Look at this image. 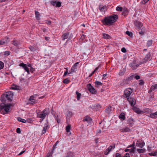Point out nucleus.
<instances>
[{"label":"nucleus","instance_id":"nucleus-48","mask_svg":"<svg viewBox=\"0 0 157 157\" xmlns=\"http://www.w3.org/2000/svg\"><path fill=\"white\" fill-rule=\"evenodd\" d=\"M100 67V66L99 65L98 67H96L95 69L92 72L94 74L97 71L99 67Z\"/></svg>","mask_w":157,"mask_h":157},{"label":"nucleus","instance_id":"nucleus-27","mask_svg":"<svg viewBox=\"0 0 157 157\" xmlns=\"http://www.w3.org/2000/svg\"><path fill=\"white\" fill-rule=\"evenodd\" d=\"M102 83L99 81H96L95 82V87H98L100 86H101Z\"/></svg>","mask_w":157,"mask_h":157},{"label":"nucleus","instance_id":"nucleus-32","mask_svg":"<svg viewBox=\"0 0 157 157\" xmlns=\"http://www.w3.org/2000/svg\"><path fill=\"white\" fill-rule=\"evenodd\" d=\"M17 119L18 121H19L21 122L24 123L26 122V121L25 120L22 119L20 117H18Z\"/></svg>","mask_w":157,"mask_h":157},{"label":"nucleus","instance_id":"nucleus-6","mask_svg":"<svg viewBox=\"0 0 157 157\" xmlns=\"http://www.w3.org/2000/svg\"><path fill=\"white\" fill-rule=\"evenodd\" d=\"M134 75H132L126 79H123L120 84V86H123L125 84H129L130 81L134 78Z\"/></svg>","mask_w":157,"mask_h":157},{"label":"nucleus","instance_id":"nucleus-31","mask_svg":"<svg viewBox=\"0 0 157 157\" xmlns=\"http://www.w3.org/2000/svg\"><path fill=\"white\" fill-rule=\"evenodd\" d=\"M7 43L6 40H0V45H3L7 44Z\"/></svg>","mask_w":157,"mask_h":157},{"label":"nucleus","instance_id":"nucleus-22","mask_svg":"<svg viewBox=\"0 0 157 157\" xmlns=\"http://www.w3.org/2000/svg\"><path fill=\"white\" fill-rule=\"evenodd\" d=\"M119 118L122 121H123L125 120V115L124 113H121L119 116Z\"/></svg>","mask_w":157,"mask_h":157},{"label":"nucleus","instance_id":"nucleus-28","mask_svg":"<svg viewBox=\"0 0 157 157\" xmlns=\"http://www.w3.org/2000/svg\"><path fill=\"white\" fill-rule=\"evenodd\" d=\"M49 128V126L48 125H47L46 126H45L43 127V129L42 131V134H43L45 133L46 132L47 129Z\"/></svg>","mask_w":157,"mask_h":157},{"label":"nucleus","instance_id":"nucleus-17","mask_svg":"<svg viewBox=\"0 0 157 157\" xmlns=\"http://www.w3.org/2000/svg\"><path fill=\"white\" fill-rule=\"evenodd\" d=\"M112 110V107L111 106H108L105 109V112L108 114H109Z\"/></svg>","mask_w":157,"mask_h":157},{"label":"nucleus","instance_id":"nucleus-59","mask_svg":"<svg viewBox=\"0 0 157 157\" xmlns=\"http://www.w3.org/2000/svg\"><path fill=\"white\" fill-rule=\"evenodd\" d=\"M107 76V74H104L103 75L102 79H105L106 78L105 77Z\"/></svg>","mask_w":157,"mask_h":157},{"label":"nucleus","instance_id":"nucleus-58","mask_svg":"<svg viewBox=\"0 0 157 157\" xmlns=\"http://www.w3.org/2000/svg\"><path fill=\"white\" fill-rule=\"evenodd\" d=\"M135 149V148L134 147H133V148H132L131 149L130 152H131L132 153H134Z\"/></svg>","mask_w":157,"mask_h":157},{"label":"nucleus","instance_id":"nucleus-25","mask_svg":"<svg viewBox=\"0 0 157 157\" xmlns=\"http://www.w3.org/2000/svg\"><path fill=\"white\" fill-rule=\"evenodd\" d=\"M150 117L152 118H157V111L154 113H151L150 114Z\"/></svg>","mask_w":157,"mask_h":157},{"label":"nucleus","instance_id":"nucleus-46","mask_svg":"<svg viewBox=\"0 0 157 157\" xmlns=\"http://www.w3.org/2000/svg\"><path fill=\"white\" fill-rule=\"evenodd\" d=\"M29 48L32 52H34L35 50V48L31 46H30L29 47Z\"/></svg>","mask_w":157,"mask_h":157},{"label":"nucleus","instance_id":"nucleus-47","mask_svg":"<svg viewBox=\"0 0 157 157\" xmlns=\"http://www.w3.org/2000/svg\"><path fill=\"white\" fill-rule=\"evenodd\" d=\"M57 1H52L51 2V3L53 6H54L55 5H56Z\"/></svg>","mask_w":157,"mask_h":157},{"label":"nucleus","instance_id":"nucleus-45","mask_svg":"<svg viewBox=\"0 0 157 157\" xmlns=\"http://www.w3.org/2000/svg\"><path fill=\"white\" fill-rule=\"evenodd\" d=\"M69 82L70 80L68 78H66L63 81V82L66 84L69 83Z\"/></svg>","mask_w":157,"mask_h":157},{"label":"nucleus","instance_id":"nucleus-43","mask_svg":"<svg viewBox=\"0 0 157 157\" xmlns=\"http://www.w3.org/2000/svg\"><path fill=\"white\" fill-rule=\"evenodd\" d=\"M61 6V3L60 2H57L56 3V6L58 7H59Z\"/></svg>","mask_w":157,"mask_h":157},{"label":"nucleus","instance_id":"nucleus-57","mask_svg":"<svg viewBox=\"0 0 157 157\" xmlns=\"http://www.w3.org/2000/svg\"><path fill=\"white\" fill-rule=\"evenodd\" d=\"M130 157V155H129V154H128V153H126L125 154V155L124 156H123V157Z\"/></svg>","mask_w":157,"mask_h":157},{"label":"nucleus","instance_id":"nucleus-16","mask_svg":"<svg viewBox=\"0 0 157 157\" xmlns=\"http://www.w3.org/2000/svg\"><path fill=\"white\" fill-rule=\"evenodd\" d=\"M83 121H86L88 123H90L91 122L92 119L90 117L88 116H86L83 120Z\"/></svg>","mask_w":157,"mask_h":157},{"label":"nucleus","instance_id":"nucleus-11","mask_svg":"<svg viewBox=\"0 0 157 157\" xmlns=\"http://www.w3.org/2000/svg\"><path fill=\"white\" fill-rule=\"evenodd\" d=\"M19 66L21 67H22L27 72L28 74H29L30 71L29 68L28 67L26 66V64H25L23 63H21L19 65Z\"/></svg>","mask_w":157,"mask_h":157},{"label":"nucleus","instance_id":"nucleus-14","mask_svg":"<svg viewBox=\"0 0 157 157\" xmlns=\"http://www.w3.org/2000/svg\"><path fill=\"white\" fill-rule=\"evenodd\" d=\"M11 44L14 46L17 47L20 45V42L15 39H14L13 40L11 41Z\"/></svg>","mask_w":157,"mask_h":157},{"label":"nucleus","instance_id":"nucleus-52","mask_svg":"<svg viewBox=\"0 0 157 157\" xmlns=\"http://www.w3.org/2000/svg\"><path fill=\"white\" fill-rule=\"evenodd\" d=\"M134 78H135L136 79H139L140 78V76L138 75L135 76L134 77Z\"/></svg>","mask_w":157,"mask_h":157},{"label":"nucleus","instance_id":"nucleus-30","mask_svg":"<svg viewBox=\"0 0 157 157\" xmlns=\"http://www.w3.org/2000/svg\"><path fill=\"white\" fill-rule=\"evenodd\" d=\"M133 122V120L132 118H129L128 120V123L130 124L131 126H132Z\"/></svg>","mask_w":157,"mask_h":157},{"label":"nucleus","instance_id":"nucleus-29","mask_svg":"<svg viewBox=\"0 0 157 157\" xmlns=\"http://www.w3.org/2000/svg\"><path fill=\"white\" fill-rule=\"evenodd\" d=\"M137 151L139 153H143L146 151V149L144 148L142 149H137Z\"/></svg>","mask_w":157,"mask_h":157},{"label":"nucleus","instance_id":"nucleus-36","mask_svg":"<svg viewBox=\"0 0 157 157\" xmlns=\"http://www.w3.org/2000/svg\"><path fill=\"white\" fill-rule=\"evenodd\" d=\"M148 154L150 155L155 156L157 155V151H156L154 152L149 153Z\"/></svg>","mask_w":157,"mask_h":157},{"label":"nucleus","instance_id":"nucleus-21","mask_svg":"<svg viewBox=\"0 0 157 157\" xmlns=\"http://www.w3.org/2000/svg\"><path fill=\"white\" fill-rule=\"evenodd\" d=\"M69 35V33H66L63 34L62 36V40H64L65 39H67Z\"/></svg>","mask_w":157,"mask_h":157},{"label":"nucleus","instance_id":"nucleus-8","mask_svg":"<svg viewBox=\"0 0 157 157\" xmlns=\"http://www.w3.org/2000/svg\"><path fill=\"white\" fill-rule=\"evenodd\" d=\"M87 88L89 90L92 94H96L97 93L94 87L91 86L90 84L87 85Z\"/></svg>","mask_w":157,"mask_h":157},{"label":"nucleus","instance_id":"nucleus-42","mask_svg":"<svg viewBox=\"0 0 157 157\" xmlns=\"http://www.w3.org/2000/svg\"><path fill=\"white\" fill-rule=\"evenodd\" d=\"M126 33L130 37H132V32H129L128 31H127L126 32Z\"/></svg>","mask_w":157,"mask_h":157},{"label":"nucleus","instance_id":"nucleus-26","mask_svg":"<svg viewBox=\"0 0 157 157\" xmlns=\"http://www.w3.org/2000/svg\"><path fill=\"white\" fill-rule=\"evenodd\" d=\"M126 69L123 68L122 70H121L119 72V75L120 76H122L124 75L125 72L126 71Z\"/></svg>","mask_w":157,"mask_h":157},{"label":"nucleus","instance_id":"nucleus-4","mask_svg":"<svg viewBox=\"0 0 157 157\" xmlns=\"http://www.w3.org/2000/svg\"><path fill=\"white\" fill-rule=\"evenodd\" d=\"M12 104H7L5 103L0 105V112L3 114L7 113L9 112L10 108Z\"/></svg>","mask_w":157,"mask_h":157},{"label":"nucleus","instance_id":"nucleus-13","mask_svg":"<svg viewBox=\"0 0 157 157\" xmlns=\"http://www.w3.org/2000/svg\"><path fill=\"white\" fill-rule=\"evenodd\" d=\"M134 24L135 26L138 29H141L142 27V24L141 22L136 21L134 22Z\"/></svg>","mask_w":157,"mask_h":157},{"label":"nucleus","instance_id":"nucleus-61","mask_svg":"<svg viewBox=\"0 0 157 157\" xmlns=\"http://www.w3.org/2000/svg\"><path fill=\"white\" fill-rule=\"evenodd\" d=\"M45 39L47 41H48L49 40V38L48 37L46 36L45 37Z\"/></svg>","mask_w":157,"mask_h":157},{"label":"nucleus","instance_id":"nucleus-38","mask_svg":"<svg viewBox=\"0 0 157 157\" xmlns=\"http://www.w3.org/2000/svg\"><path fill=\"white\" fill-rule=\"evenodd\" d=\"M34 96H32L30 97L29 99L30 101H31L33 103L35 101V100L34 99Z\"/></svg>","mask_w":157,"mask_h":157},{"label":"nucleus","instance_id":"nucleus-51","mask_svg":"<svg viewBox=\"0 0 157 157\" xmlns=\"http://www.w3.org/2000/svg\"><path fill=\"white\" fill-rule=\"evenodd\" d=\"M16 132L18 133H20L21 132L20 129L19 128H17L16 129Z\"/></svg>","mask_w":157,"mask_h":157},{"label":"nucleus","instance_id":"nucleus-55","mask_svg":"<svg viewBox=\"0 0 157 157\" xmlns=\"http://www.w3.org/2000/svg\"><path fill=\"white\" fill-rule=\"evenodd\" d=\"M96 107L98 109H99L101 108V106L99 104H97L96 105Z\"/></svg>","mask_w":157,"mask_h":157},{"label":"nucleus","instance_id":"nucleus-35","mask_svg":"<svg viewBox=\"0 0 157 157\" xmlns=\"http://www.w3.org/2000/svg\"><path fill=\"white\" fill-rule=\"evenodd\" d=\"M157 88V84H155L153 85H152L151 87V88H150L152 90H155V89H156Z\"/></svg>","mask_w":157,"mask_h":157},{"label":"nucleus","instance_id":"nucleus-12","mask_svg":"<svg viewBox=\"0 0 157 157\" xmlns=\"http://www.w3.org/2000/svg\"><path fill=\"white\" fill-rule=\"evenodd\" d=\"M78 63V62H77L72 66L71 69V71L68 73V74H71L75 71V70L76 69V67Z\"/></svg>","mask_w":157,"mask_h":157},{"label":"nucleus","instance_id":"nucleus-23","mask_svg":"<svg viewBox=\"0 0 157 157\" xmlns=\"http://www.w3.org/2000/svg\"><path fill=\"white\" fill-rule=\"evenodd\" d=\"M102 35L104 39H109L111 38V36L108 34L103 33Z\"/></svg>","mask_w":157,"mask_h":157},{"label":"nucleus","instance_id":"nucleus-19","mask_svg":"<svg viewBox=\"0 0 157 157\" xmlns=\"http://www.w3.org/2000/svg\"><path fill=\"white\" fill-rule=\"evenodd\" d=\"M35 17L36 19L37 20H39L40 19V14L39 12H38L37 11L35 10Z\"/></svg>","mask_w":157,"mask_h":157},{"label":"nucleus","instance_id":"nucleus-40","mask_svg":"<svg viewBox=\"0 0 157 157\" xmlns=\"http://www.w3.org/2000/svg\"><path fill=\"white\" fill-rule=\"evenodd\" d=\"M4 66V63L1 61H0V70L2 69L3 68Z\"/></svg>","mask_w":157,"mask_h":157},{"label":"nucleus","instance_id":"nucleus-60","mask_svg":"<svg viewBox=\"0 0 157 157\" xmlns=\"http://www.w3.org/2000/svg\"><path fill=\"white\" fill-rule=\"evenodd\" d=\"M48 24L50 25L51 24V22L50 21H46V22Z\"/></svg>","mask_w":157,"mask_h":157},{"label":"nucleus","instance_id":"nucleus-50","mask_svg":"<svg viewBox=\"0 0 157 157\" xmlns=\"http://www.w3.org/2000/svg\"><path fill=\"white\" fill-rule=\"evenodd\" d=\"M121 51L122 52L124 53H125L126 52V49L125 48H122L121 49Z\"/></svg>","mask_w":157,"mask_h":157},{"label":"nucleus","instance_id":"nucleus-63","mask_svg":"<svg viewBox=\"0 0 157 157\" xmlns=\"http://www.w3.org/2000/svg\"><path fill=\"white\" fill-rule=\"evenodd\" d=\"M25 151H23L21 152L18 155H20L23 154L25 152Z\"/></svg>","mask_w":157,"mask_h":157},{"label":"nucleus","instance_id":"nucleus-62","mask_svg":"<svg viewBox=\"0 0 157 157\" xmlns=\"http://www.w3.org/2000/svg\"><path fill=\"white\" fill-rule=\"evenodd\" d=\"M56 120L57 121V122L58 123H60L61 121L60 119H58V118Z\"/></svg>","mask_w":157,"mask_h":157},{"label":"nucleus","instance_id":"nucleus-41","mask_svg":"<svg viewBox=\"0 0 157 157\" xmlns=\"http://www.w3.org/2000/svg\"><path fill=\"white\" fill-rule=\"evenodd\" d=\"M116 10L118 11H121L122 10V8L121 7L118 6L116 8Z\"/></svg>","mask_w":157,"mask_h":157},{"label":"nucleus","instance_id":"nucleus-64","mask_svg":"<svg viewBox=\"0 0 157 157\" xmlns=\"http://www.w3.org/2000/svg\"><path fill=\"white\" fill-rule=\"evenodd\" d=\"M147 150L149 151H150L151 150V147H149V146H148V149Z\"/></svg>","mask_w":157,"mask_h":157},{"label":"nucleus","instance_id":"nucleus-2","mask_svg":"<svg viewBox=\"0 0 157 157\" xmlns=\"http://www.w3.org/2000/svg\"><path fill=\"white\" fill-rule=\"evenodd\" d=\"M118 17L117 15L113 14L109 17H106L101 21L104 25H110L117 21Z\"/></svg>","mask_w":157,"mask_h":157},{"label":"nucleus","instance_id":"nucleus-9","mask_svg":"<svg viewBox=\"0 0 157 157\" xmlns=\"http://www.w3.org/2000/svg\"><path fill=\"white\" fill-rule=\"evenodd\" d=\"M115 147V145L110 146L107 148L105 151H104V154L105 155H107L109 152Z\"/></svg>","mask_w":157,"mask_h":157},{"label":"nucleus","instance_id":"nucleus-24","mask_svg":"<svg viewBox=\"0 0 157 157\" xmlns=\"http://www.w3.org/2000/svg\"><path fill=\"white\" fill-rule=\"evenodd\" d=\"M122 132H128L130 131V129L128 127H126L124 128L121 130Z\"/></svg>","mask_w":157,"mask_h":157},{"label":"nucleus","instance_id":"nucleus-54","mask_svg":"<svg viewBox=\"0 0 157 157\" xmlns=\"http://www.w3.org/2000/svg\"><path fill=\"white\" fill-rule=\"evenodd\" d=\"M68 73V70L67 69L66 71L64 72L63 75V77H64Z\"/></svg>","mask_w":157,"mask_h":157},{"label":"nucleus","instance_id":"nucleus-39","mask_svg":"<svg viewBox=\"0 0 157 157\" xmlns=\"http://www.w3.org/2000/svg\"><path fill=\"white\" fill-rule=\"evenodd\" d=\"M145 31L144 29H141V30L139 32V34L141 35H143L144 34Z\"/></svg>","mask_w":157,"mask_h":157},{"label":"nucleus","instance_id":"nucleus-44","mask_svg":"<svg viewBox=\"0 0 157 157\" xmlns=\"http://www.w3.org/2000/svg\"><path fill=\"white\" fill-rule=\"evenodd\" d=\"M10 52L9 51H5L4 52V55L6 56H8L10 55Z\"/></svg>","mask_w":157,"mask_h":157},{"label":"nucleus","instance_id":"nucleus-53","mask_svg":"<svg viewBox=\"0 0 157 157\" xmlns=\"http://www.w3.org/2000/svg\"><path fill=\"white\" fill-rule=\"evenodd\" d=\"M149 0H143L142 2V3L143 4H144L145 3H146Z\"/></svg>","mask_w":157,"mask_h":157},{"label":"nucleus","instance_id":"nucleus-7","mask_svg":"<svg viewBox=\"0 0 157 157\" xmlns=\"http://www.w3.org/2000/svg\"><path fill=\"white\" fill-rule=\"evenodd\" d=\"M141 64H142V63H140L139 64H136L134 61H133L129 64V66L131 67L132 69L135 70Z\"/></svg>","mask_w":157,"mask_h":157},{"label":"nucleus","instance_id":"nucleus-15","mask_svg":"<svg viewBox=\"0 0 157 157\" xmlns=\"http://www.w3.org/2000/svg\"><path fill=\"white\" fill-rule=\"evenodd\" d=\"M136 145L137 146L142 148L144 146L145 143L144 142H143L142 143H140L138 141H137L136 143Z\"/></svg>","mask_w":157,"mask_h":157},{"label":"nucleus","instance_id":"nucleus-20","mask_svg":"<svg viewBox=\"0 0 157 157\" xmlns=\"http://www.w3.org/2000/svg\"><path fill=\"white\" fill-rule=\"evenodd\" d=\"M133 109L135 112L138 114L142 112L139 108L135 107L133 108Z\"/></svg>","mask_w":157,"mask_h":157},{"label":"nucleus","instance_id":"nucleus-33","mask_svg":"<svg viewBox=\"0 0 157 157\" xmlns=\"http://www.w3.org/2000/svg\"><path fill=\"white\" fill-rule=\"evenodd\" d=\"M71 128V125H69L66 126V132H70V129Z\"/></svg>","mask_w":157,"mask_h":157},{"label":"nucleus","instance_id":"nucleus-34","mask_svg":"<svg viewBox=\"0 0 157 157\" xmlns=\"http://www.w3.org/2000/svg\"><path fill=\"white\" fill-rule=\"evenodd\" d=\"M76 94H77V98L78 100H79L81 97V94L79 93L78 91H76Z\"/></svg>","mask_w":157,"mask_h":157},{"label":"nucleus","instance_id":"nucleus-1","mask_svg":"<svg viewBox=\"0 0 157 157\" xmlns=\"http://www.w3.org/2000/svg\"><path fill=\"white\" fill-rule=\"evenodd\" d=\"M133 90L131 88L126 89L124 91V97L127 98L131 106H134L136 104V100L131 96L133 92Z\"/></svg>","mask_w":157,"mask_h":157},{"label":"nucleus","instance_id":"nucleus-10","mask_svg":"<svg viewBox=\"0 0 157 157\" xmlns=\"http://www.w3.org/2000/svg\"><path fill=\"white\" fill-rule=\"evenodd\" d=\"M151 57L150 52H149L147 54L145 57L143 59L141 63L142 64H144L147 62V61Z\"/></svg>","mask_w":157,"mask_h":157},{"label":"nucleus","instance_id":"nucleus-18","mask_svg":"<svg viewBox=\"0 0 157 157\" xmlns=\"http://www.w3.org/2000/svg\"><path fill=\"white\" fill-rule=\"evenodd\" d=\"M128 10L126 8H124L123 9V12H122V15L124 16L128 15Z\"/></svg>","mask_w":157,"mask_h":157},{"label":"nucleus","instance_id":"nucleus-49","mask_svg":"<svg viewBox=\"0 0 157 157\" xmlns=\"http://www.w3.org/2000/svg\"><path fill=\"white\" fill-rule=\"evenodd\" d=\"M121 154L119 153H116L115 155V157H121Z\"/></svg>","mask_w":157,"mask_h":157},{"label":"nucleus","instance_id":"nucleus-5","mask_svg":"<svg viewBox=\"0 0 157 157\" xmlns=\"http://www.w3.org/2000/svg\"><path fill=\"white\" fill-rule=\"evenodd\" d=\"M49 112V109L46 108L42 112L38 113L37 117L41 118L43 120L45 118L46 116L48 114Z\"/></svg>","mask_w":157,"mask_h":157},{"label":"nucleus","instance_id":"nucleus-3","mask_svg":"<svg viewBox=\"0 0 157 157\" xmlns=\"http://www.w3.org/2000/svg\"><path fill=\"white\" fill-rule=\"evenodd\" d=\"M13 95V93L11 91H9L6 93L5 96H3L2 97L1 100L2 102L7 103L6 101L8 102H10L12 101V99Z\"/></svg>","mask_w":157,"mask_h":157},{"label":"nucleus","instance_id":"nucleus-56","mask_svg":"<svg viewBox=\"0 0 157 157\" xmlns=\"http://www.w3.org/2000/svg\"><path fill=\"white\" fill-rule=\"evenodd\" d=\"M30 71L32 73H33V71H35L34 69L32 67H31V68H30Z\"/></svg>","mask_w":157,"mask_h":157},{"label":"nucleus","instance_id":"nucleus-37","mask_svg":"<svg viewBox=\"0 0 157 157\" xmlns=\"http://www.w3.org/2000/svg\"><path fill=\"white\" fill-rule=\"evenodd\" d=\"M152 40H148L147 43V46L148 47L150 46L152 44Z\"/></svg>","mask_w":157,"mask_h":157}]
</instances>
